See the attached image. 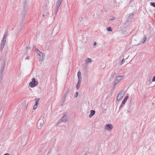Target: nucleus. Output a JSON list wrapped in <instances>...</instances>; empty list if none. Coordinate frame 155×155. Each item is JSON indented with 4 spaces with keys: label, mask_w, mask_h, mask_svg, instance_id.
Returning <instances> with one entry per match:
<instances>
[{
    "label": "nucleus",
    "mask_w": 155,
    "mask_h": 155,
    "mask_svg": "<svg viewBox=\"0 0 155 155\" xmlns=\"http://www.w3.org/2000/svg\"><path fill=\"white\" fill-rule=\"evenodd\" d=\"M67 115L66 113L64 114L63 117L59 120L57 123V125L59 124L61 122L66 123L67 121Z\"/></svg>",
    "instance_id": "nucleus-1"
},
{
    "label": "nucleus",
    "mask_w": 155,
    "mask_h": 155,
    "mask_svg": "<svg viewBox=\"0 0 155 155\" xmlns=\"http://www.w3.org/2000/svg\"><path fill=\"white\" fill-rule=\"evenodd\" d=\"M27 49H28V47H27V48H26Z\"/></svg>",
    "instance_id": "nucleus-41"
},
{
    "label": "nucleus",
    "mask_w": 155,
    "mask_h": 155,
    "mask_svg": "<svg viewBox=\"0 0 155 155\" xmlns=\"http://www.w3.org/2000/svg\"><path fill=\"white\" fill-rule=\"evenodd\" d=\"M77 75L78 78V79L79 81H81V73L80 71H79L78 72Z\"/></svg>",
    "instance_id": "nucleus-15"
},
{
    "label": "nucleus",
    "mask_w": 155,
    "mask_h": 155,
    "mask_svg": "<svg viewBox=\"0 0 155 155\" xmlns=\"http://www.w3.org/2000/svg\"><path fill=\"white\" fill-rule=\"evenodd\" d=\"M38 123L40 125V127H41V126H42V125H43V124H44V120L42 119H40L39 120V121H38Z\"/></svg>",
    "instance_id": "nucleus-13"
},
{
    "label": "nucleus",
    "mask_w": 155,
    "mask_h": 155,
    "mask_svg": "<svg viewBox=\"0 0 155 155\" xmlns=\"http://www.w3.org/2000/svg\"><path fill=\"white\" fill-rule=\"evenodd\" d=\"M151 78H150L148 79V81L147 82V83H148V84H150L152 82V81H151Z\"/></svg>",
    "instance_id": "nucleus-21"
},
{
    "label": "nucleus",
    "mask_w": 155,
    "mask_h": 155,
    "mask_svg": "<svg viewBox=\"0 0 155 155\" xmlns=\"http://www.w3.org/2000/svg\"><path fill=\"white\" fill-rule=\"evenodd\" d=\"M85 62L86 63H91L92 61L91 58H87L85 60Z\"/></svg>",
    "instance_id": "nucleus-18"
},
{
    "label": "nucleus",
    "mask_w": 155,
    "mask_h": 155,
    "mask_svg": "<svg viewBox=\"0 0 155 155\" xmlns=\"http://www.w3.org/2000/svg\"><path fill=\"white\" fill-rule=\"evenodd\" d=\"M27 11L25 10H23L22 9V11H21V15L22 16V18H23L25 17L26 13L27 12Z\"/></svg>",
    "instance_id": "nucleus-14"
},
{
    "label": "nucleus",
    "mask_w": 155,
    "mask_h": 155,
    "mask_svg": "<svg viewBox=\"0 0 155 155\" xmlns=\"http://www.w3.org/2000/svg\"><path fill=\"white\" fill-rule=\"evenodd\" d=\"M154 17L155 18V14L154 15Z\"/></svg>",
    "instance_id": "nucleus-40"
},
{
    "label": "nucleus",
    "mask_w": 155,
    "mask_h": 155,
    "mask_svg": "<svg viewBox=\"0 0 155 155\" xmlns=\"http://www.w3.org/2000/svg\"><path fill=\"white\" fill-rule=\"evenodd\" d=\"M134 13H133L132 14L130 13L127 18V20L128 21H130L133 18L134 16Z\"/></svg>",
    "instance_id": "nucleus-11"
},
{
    "label": "nucleus",
    "mask_w": 155,
    "mask_h": 155,
    "mask_svg": "<svg viewBox=\"0 0 155 155\" xmlns=\"http://www.w3.org/2000/svg\"><path fill=\"white\" fill-rule=\"evenodd\" d=\"M150 5L151 6L155 7V2H151Z\"/></svg>",
    "instance_id": "nucleus-27"
},
{
    "label": "nucleus",
    "mask_w": 155,
    "mask_h": 155,
    "mask_svg": "<svg viewBox=\"0 0 155 155\" xmlns=\"http://www.w3.org/2000/svg\"><path fill=\"white\" fill-rule=\"evenodd\" d=\"M134 100V98L133 96H130V103L131 104L133 101Z\"/></svg>",
    "instance_id": "nucleus-22"
},
{
    "label": "nucleus",
    "mask_w": 155,
    "mask_h": 155,
    "mask_svg": "<svg viewBox=\"0 0 155 155\" xmlns=\"http://www.w3.org/2000/svg\"><path fill=\"white\" fill-rule=\"evenodd\" d=\"M7 33V31H6L5 32V34L4 35L3 38H4V39L6 40V38L8 35Z\"/></svg>",
    "instance_id": "nucleus-19"
},
{
    "label": "nucleus",
    "mask_w": 155,
    "mask_h": 155,
    "mask_svg": "<svg viewBox=\"0 0 155 155\" xmlns=\"http://www.w3.org/2000/svg\"><path fill=\"white\" fill-rule=\"evenodd\" d=\"M23 3L22 9L27 11L28 9V0H23Z\"/></svg>",
    "instance_id": "nucleus-5"
},
{
    "label": "nucleus",
    "mask_w": 155,
    "mask_h": 155,
    "mask_svg": "<svg viewBox=\"0 0 155 155\" xmlns=\"http://www.w3.org/2000/svg\"><path fill=\"white\" fill-rule=\"evenodd\" d=\"M128 97H129L128 96H126L125 97V98L124 99H125L126 100H127V99H128Z\"/></svg>",
    "instance_id": "nucleus-34"
},
{
    "label": "nucleus",
    "mask_w": 155,
    "mask_h": 155,
    "mask_svg": "<svg viewBox=\"0 0 155 155\" xmlns=\"http://www.w3.org/2000/svg\"><path fill=\"white\" fill-rule=\"evenodd\" d=\"M134 38L133 37L132 38V39H134Z\"/></svg>",
    "instance_id": "nucleus-39"
},
{
    "label": "nucleus",
    "mask_w": 155,
    "mask_h": 155,
    "mask_svg": "<svg viewBox=\"0 0 155 155\" xmlns=\"http://www.w3.org/2000/svg\"><path fill=\"white\" fill-rule=\"evenodd\" d=\"M95 112L94 110H91V114L89 115V117H91L92 116H93L95 114Z\"/></svg>",
    "instance_id": "nucleus-16"
},
{
    "label": "nucleus",
    "mask_w": 155,
    "mask_h": 155,
    "mask_svg": "<svg viewBox=\"0 0 155 155\" xmlns=\"http://www.w3.org/2000/svg\"><path fill=\"white\" fill-rule=\"evenodd\" d=\"M155 81V76L153 78L152 81L154 82Z\"/></svg>",
    "instance_id": "nucleus-33"
},
{
    "label": "nucleus",
    "mask_w": 155,
    "mask_h": 155,
    "mask_svg": "<svg viewBox=\"0 0 155 155\" xmlns=\"http://www.w3.org/2000/svg\"><path fill=\"white\" fill-rule=\"evenodd\" d=\"M6 40L4 39V38L2 39V42L1 44L0 48H3L4 45L6 43Z\"/></svg>",
    "instance_id": "nucleus-10"
},
{
    "label": "nucleus",
    "mask_w": 155,
    "mask_h": 155,
    "mask_svg": "<svg viewBox=\"0 0 155 155\" xmlns=\"http://www.w3.org/2000/svg\"><path fill=\"white\" fill-rule=\"evenodd\" d=\"M127 100H126L125 99H124L123 100V101L122 103H123V104H125Z\"/></svg>",
    "instance_id": "nucleus-31"
},
{
    "label": "nucleus",
    "mask_w": 155,
    "mask_h": 155,
    "mask_svg": "<svg viewBox=\"0 0 155 155\" xmlns=\"http://www.w3.org/2000/svg\"><path fill=\"white\" fill-rule=\"evenodd\" d=\"M81 82V81H79L78 80V83L76 85V88L77 89H78L80 87V84Z\"/></svg>",
    "instance_id": "nucleus-17"
},
{
    "label": "nucleus",
    "mask_w": 155,
    "mask_h": 155,
    "mask_svg": "<svg viewBox=\"0 0 155 155\" xmlns=\"http://www.w3.org/2000/svg\"><path fill=\"white\" fill-rule=\"evenodd\" d=\"M112 125L111 124H107L105 127V129L108 131H110L113 129Z\"/></svg>",
    "instance_id": "nucleus-8"
},
{
    "label": "nucleus",
    "mask_w": 155,
    "mask_h": 155,
    "mask_svg": "<svg viewBox=\"0 0 155 155\" xmlns=\"http://www.w3.org/2000/svg\"><path fill=\"white\" fill-rule=\"evenodd\" d=\"M124 104H123V103H122L121 105H120V106L119 107V110H120V109H121L124 106Z\"/></svg>",
    "instance_id": "nucleus-24"
},
{
    "label": "nucleus",
    "mask_w": 155,
    "mask_h": 155,
    "mask_svg": "<svg viewBox=\"0 0 155 155\" xmlns=\"http://www.w3.org/2000/svg\"><path fill=\"white\" fill-rule=\"evenodd\" d=\"M37 106H38V105H36L35 104L34 107H33V108L34 109H36L37 107Z\"/></svg>",
    "instance_id": "nucleus-30"
},
{
    "label": "nucleus",
    "mask_w": 155,
    "mask_h": 155,
    "mask_svg": "<svg viewBox=\"0 0 155 155\" xmlns=\"http://www.w3.org/2000/svg\"><path fill=\"white\" fill-rule=\"evenodd\" d=\"M96 44H97L96 42H94V44L93 45H94V46H95L96 45Z\"/></svg>",
    "instance_id": "nucleus-35"
},
{
    "label": "nucleus",
    "mask_w": 155,
    "mask_h": 155,
    "mask_svg": "<svg viewBox=\"0 0 155 155\" xmlns=\"http://www.w3.org/2000/svg\"><path fill=\"white\" fill-rule=\"evenodd\" d=\"M59 9L57 8H56L55 11V15L57 14L58 11Z\"/></svg>",
    "instance_id": "nucleus-29"
},
{
    "label": "nucleus",
    "mask_w": 155,
    "mask_h": 155,
    "mask_svg": "<svg viewBox=\"0 0 155 155\" xmlns=\"http://www.w3.org/2000/svg\"><path fill=\"white\" fill-rule=\"evenodd\" d=\"M69 91V90H68L66 91L65 94L63 96L62 99V103H64L65 99L66 97V95Z\"/></svg>",
    "instance_id": "nucleus-9"
},
{
    "label": "nucleus",
    "mask_w": 155,
    "mask_h": 155,
    "mask_svg": "<svg viewBox=\"0 0 155 155\" xmlns=\"http://www.w3.org/2000/svg\"><path fill=\"white\" fill-rule=\"evenodd\" d=\"M38 84V81L36 80L35 78H33L32 81L30 82L29 86L31 87H33L36 86Z\"/></svg>",
    "instance_id": "nucleus-4"
},
{
    "label": "nucleus",
    "mask_w": 155,
    "mask_h": 155,
    "mask_svg": "<svg viewBox=\"0 0 155 155\" xmlns=\"http://www.w3.org/2000/svg\"><path fill=\"white\" fill-rule=\"evenodd\" d=\"M146 37L144 36L143 38L142 39V41H141V42H142V43L143 44L145 42L146 40Z\"/></svg>",
    "instance_id": "nucleus-20"
},
{
    "label": "nucleus",
    "mask_w": 155,
    "mask_h": 155,
    "mask_svg": "<svg viewBox=\"0 0 155 155\" xmlns=\"http://www.w3.org/2000/svg\"><path fill=\"white\" fill-rule=\"evenodd\" d=\"M78 92H76L75 93V97H77L78 96Z\"/></svg>",
    "instance_id": "nucleus-32"
},
{
    "label": "nucleus",
    "mask_w": 155,
    "mask_h": 155,
    "mask_svg": "<svg viewBox=\"0 0 155 155\" xmlns=\"http://www.w3.org/2000/svg\"><path fill=\"white\" fill-rule=\"evenodd\" d=\"M123 77V76H119L115 78L114 81V87L115 86L119 81L122 80Z\"/></svg>",
    "instance_id": "nucleus-2"
},
{
    "label": "nucleus",
    "mask_w": 155,
    "mask_h": 155,
    "mask_svg": "<svg viewBox=\"0 0 155 155\" xmlns=\"http://www.w3.org/2000/svg\"><path fill=\"white\" fill-rule=\"evenodd\" d=\"M107 31H112V28L110 27H109L108 28H107Z\"/></svg>",
    "instance_id": "nucleus-26"
},
{
    "label": "nucleus",
    "mask_w": 155,
    "mask_h": 155,
    "mask_svg": "<svg viewBox=\"0 0 155 155\" xmlns=\"http://www.w3.org/2000/svg\"><path fill=\"white\" fill-rule=\"evenodd\" d=\"M5 62L4 61L2 64L1 65V68L0 70V74L1 75V77H2L3 75V72L4 71L5 69Z\"/></svg>",
    "instance_id": "nucleus-7"
},
{
    "label": "nucleus",
    "mask_w": 155,
    "mask_h": 155,
    "mask_svg": "<svg viewBox=\"0 0 155 155\" xmlns=\"http://www.w3.org/2000/svg\"><path fill=\"white\" fill-rule=\"evenodd\" d=\"M36 101L35 104L38 105L39 101V98L36 99Z\"/></svg>",
    "instance_id": "nucleus-25"
},
{
    "label": "nucleus",
    "mask_w": 155,
    "mask_h": 155,
    "mask_svg": "<svg viewBox=\"0 0 155 155\" xmlns=\"http://www.w3.org/2000/svg\"><path fill=\"white\" fill-rule=\"evenodd\" d=\"M125 91L124 90H121L118 94L117 97V100L119 101L121 99L125 94Z\"/></svg>",
    "instance_id": "nucleus-3"
},
{
    "label": "nucleus",
    "mask_w": 155,
    "mask_h": 155,
    "mask_svg": "<svg viewBox=\"0 0 155 155\" xmlns=\"http://www.w3.org/2000/svg\"><path fill=\"white\" fill-rule=\"evenodd\" d=\"M4 155H9V154L8 153H6L4 154Z\"/></svg>",
    "instance_id": "nucleus-37"
},
{
    "label": "nucleus",
    "mask_w": 155,
    "mask_h": 155,
    "mask_svg": "<svg viewBox=\"0 0 155 155\" xmlns=\"http://www.w3.org/2000/svg\"><path fill=\"white\" fill-rule=\"evenodd\" d=\"M36 52L38 54V57L41 60L43 59L44 58V57L45 56L44 54L41 51H40L38 49H36Z\"/></svg>",
    "instance_id": "nucleus-6"
},
{
    "label": "nucleus",
    "mask_w": 155,
    "mask_h": 155,
    "mask_svg": "<svg viewBox=\"0 0 155 155\" xmlns=\"http://www.w3.org/2000/svg\"><path fill=\"white\" fill-rule=\"evenodd\" d=\"M115 19V18L114 17H111L109 19L110 21H113Z\"/></svg>",
    "instance_id": "nucleus-28"
},
{
    "label": "nucleus",
    "mask_w": 155,
    "mask_h": 155,
    "mask_svg": "<svg viewBox=\"0 0 155 155\" xmlns=\"http://www.w3.org/2000/svg\"><path fill=\"white\" fill-rule=\"evenodd\" d=\"M29 56H28V57H27V58H25V59H29Z\"/></svg>",
    "instance_id": "nucleus-36"
},
{
    "label": "nucleus",
    "mask_w": 155,
    "mask_h": 155,
    "mask_svg": "<svg viewBox=\"0 0 155 155\" xmlns=\"http://www.w3.org/2000/svg\"><path fill=\"white\" fill-rule=\"evenodd\" d=\"M45 15L44 14H43V17H45Z\"/></svg>",
    "instance_id": "nucleus-38"
},
{
    "label": "nucleus",
    "mask_w": 155,
    "mask_h": 155,
    "mask_svg": "<svg viewBox=\"0 0 155 155\" xmlns=\"http://www.w3.org/2000/svg\"><path fill=\"white\" fill-rule=\"evenodd\" d=\"M62 2H61L60 1L57 0V1L56 2V8H58L60 6L61 3Z\"/></svg>",
    "instance_id": "nucleus-12"
},
{
    "label": "nucleus",
    "mask_w": 155,
    "mask_h": 155,
    "mask_svg": "<svg viewBox=\"0 0 155 155\" xmlns=\"http://www.w3.org/2000/svg\"><path fill=\"white\" fill-rule=\"evenodd\" d=\"M125 59H123L120 62V65H121L122 64H124V62L125 61Z\"/></svg>",
    "instance_id": "nucleus-23"
}]
</instances>
